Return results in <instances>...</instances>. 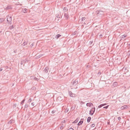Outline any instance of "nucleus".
<instances>
[{"label": "nucleus", "instance_id": "1", "mask_svg": "<svg viewBox=\"0 0 130 130\" xmlns=\"http://www.w3.org/2000/svg\"><path fill=\"white\" fill-rule=\"evenodd\" d=\"M7 21L8 24L11 25L12 24V17L9 16H7Z\"/></svg>", "mask_w": 130, "mask_h": 130}, {"label": "nucleus", "instance_id": "2", "mask_svg": "<svg viewBox=\"0 0 130 130\" xmlns=\"http://www.w3.org/2000/svg\"><path fill=\"white\" fill-rule=\"evenodd\" d=\"M96 14L98 16H101L104 14L103 11L101 10H97L96 12Z\"/></svg>", "mask_w": 130, "mask_h": 130}, {"label": "nucleus", "instance_id": "3", "mask_svg": "<svg viewBox=\"0 0 130 130\" xmlns=\"http://www.w3.org/2000/svg\"><path fill=\"white\" fill-rule=\"evenodd\" d=\"M95 110V108L94 107L92 108L90 110L89 114L91 115H92L94 112Z\"/></svg>", "mask_w": 130, "mask_h": 130}, {"label": "nucleus", "instance_id": "4", "mask_svg": "<svg viewBox=\"0 0 130 130\" xmlns=\"http://www.w3.org/2000/svg\"><path fill=\"white\" fill-rule=\"evenodd\" d=\"M78 83V80L77 79H76L75 80H74L73 82L72 85H73V86H75L76 84H77Z\"/></svg>", "mask_w": 130, "mask_h": 130}, {"label": "nucleus", "instance_id": "5", "mask_svg": "<svg viewBox=\"0 0 130 130\" xmlns=\"http://www.w3.org/2000/svg\"><path fill=\"white\" fill-rule=\"evenodd\" d=\"M69 93L70 96L73 97H75V94H73L71 91H69Z\"/></svg>", "mask_w": 130, "mask_h": 130}, {"label": "nucleus", "instance_id": "6", "mask_svg": "<svg viewBox=\"0 0 130 130\" xmlns=\"http://www.w3.org/2000/svg\"><path fill=\"white\" fill-rule=\"evenodd\" d=\"M84 119H81L80 121H79V123H78L77 125H81L83 123V121Z\"/></svg>", "mask_w": 130, "mask_h": 130}, {"label": "nucleus", "instance_id": "7", "mask_svg": "<svg viewBox=\"0 0 130 130\" xmlns=\"http://www.w3.org/2000/svg\"><path fill=\"white\" fill-rule=\"evenodd\" d=\"M31 79H34L38 81L39 79L35 77L34 76H32L31 77Z\"/></svg>", "mask_w": 130, "mask_h": 130}, {"label": "nucleus", "instance_id": "8", "mask_svg": "<svg viewBox=\"0 0 130 130\" xmlns=\"http://www.w3.org/2000/svg\"><path fill=\"white\" fill-rule=\"evenodd\" d=\"M64 17L66 18V20L68 19L69 16L67 13H64Z\"/></svg>", "mask_w": 130, "mask_h": 130}, {"label": "nucleus", "instance_id": "9", "mask_svg": "<svg viewBox=\"0 0 130 130\" xmlns=\"http://www.w3.org/2000/svg\"><path fill=\"white\" fill-rule=\"evenodd\" d=\"M48 68L47 67H46L44 70V72L47 73L48 72Z\"/></svg>", "mask_w": 130, "mask_h": 130}, {"label": "nucleus", "instance_id": "10", "mask_svg": "<svg viewBox=\"0 0 130 130\" xmlns=\"http://www.w3.org/2000/svg\"><path fill=\"white\" fill-rule=\"evenodd\" d=\"M127 106L126 105H124L123 106H122L121 107V109L122 110H123L127 108Z\"/></svg>", "mask_w": 130, "mask_h": 130}, {"label": "nucleus", "instance_id": "11", "mask_svg": "<svg viewBox=\"0 0 130 130\" xmlns=\"http://www.w3.org/2000/svg\"><path fill=\"white\" fill-rule=\"evenodd\" d=\"M79 119H80V118H77V119L75 121H73L72 122V123H77V122H78V121L79 120Z\"/></svg>", "mask_w": 130, "mask_h": 130}, {"label": "nucleus", "instance_id": "12", "mask_svg": "<svg viewBox=\"0 0 130 130\" xmlns=\"http://www.w3.org/2000/svg\"><path fill=\"white\" fill-rule=\"evenodd\" d=\"M118 85V83L116 82H115L113 83V86L114 87L117 86Z\"/></svg>", "mask_w": 130, "mask_h": 130}, {"label": "nucleus", "instance_id": "13", "mask_svg": "<svg viewBox=\"0 0 130 130\" xmlns=\"http://www.w3.org/2000/svg\"><path fill=\"white\" fill-rule=\"evenodd\" d=\"M91 119V118L90 117H88L87 119V122L88 123H89Z\"/></svg>", "mask_w": 130, "mask_h": 130}, {"label": "nucleus", "instance_id": "14", "mask_svg": "<svg viewBox=\"0 0 130 130\" xmlns=\"http://www.w3.org/2000/svg\"><path fill=\"white\" fill-rule=\"evenodd\" d=\"M28 42V41H26L24 42L23 44V46H25L27 44Z\"/></svg>", "mask_w": 130, "mask_h": 130}, {"label": "nucleus", "instance_id": "15", "mask_svg": "<svg viewBox=\"0 0 130 130\" xmlns=\"http://www.w3.org/2000/svg\"><path fill=\"white\" fill-rule=\"evenodd\" d=\"M61 36V35H60L58 34V35H56V36L55 37V38H56L57 39H58Z\"/></svg>", "mask_w": 130, "mask_h": 130}, {"label": "nucleus", "instance_id": "16", "mask_svg": "<svg viewBox=\"0 0 130 130\" xmlns=\"http://www.w3.org/2000/svg\"><path fill=\"white\" fill-rule=\"evenodd\" d=\"M63 10L64 11V13H65L66 11L67 12L68 10V9L67 7H64L63 8Z\"/></svg>", "mask_w": 130, "mask_h": 130}, {"label": "nucleus", "instance_id": "17", "mask_svg": "<svg viewBox=\"0 0 130 130\" xmlns=\"http://www.w3.org/2000/svg\"><path fill=\"white\" fill-rule=\"evenodd\" d=\"M27 9L26 8H24V9H23V12L24 13H26L27 12Z\"/></svg>", "mask_w": 130, "mask_h": 130}, {"label": "nucleus", "instance_id": "18", "mask_svg": "<svg viewBox=\"0 0 130 130\" xmlns=\"http://www.w3.org/2000/svg\"><path fill=\"white\" fill-rule=\"evenodd\" d=\"M5 21V19L4 18L0 19V23H2Z\"/></svg>", "mask_w": 130, "mask_h": 130}, {"label": "nucleus", "instance_id": "19", "mask_svg": "<svg viewBox=\"0 0 130 130\" xmlns=\"http://www.w3.org/2000/svg\"><path fill=\"white\" fill-rule=\"evenodd\" d=\"M6 9L7 10H8V9H12V8L11 7V6H8L6 8Z\"/></svg>", "mask_w": 130, "mask_h": 130}, {"label": "nucleus", "instance_id": "20", "mask_svg": "<svg viewBox=\"0 0 130 130\" xmlns=\"http://www.w3.org/2000/svg\"><path fill=\"white\" fill-rule=\"evenodd\" d=\"M15 26H14L13 25H12V26H11L9 27V28L11 29V30L13 29L14 27Z\"/></svg>", "mask_w": 130, "mask_h": 130}, {"label": "nucleus", "instance_id": "21", "mask_svg": "<svg viewBox=\"0 0 130 130\" xmlns=\"http://www.w3.org/2000/svg\"><path fill=\"white\" fill-rule=\"evenodd\" d=\"M25 101V99H24L21 102V104H23L24 103Z\"/></svg>", "mask_w": 130, "mask_h": 130}, {"label": "nucleus", "instance_id": "22", "mask_svg": "<svg viewBox=\"0 0 130 130\" xmlns=\"http://www.w3.org/2000/svg\"><path fill=\"white\" fill-rule=\"evenodd\" d=\"M86 105L87 106H89V107L91 106V105L90 104V103H87L86 104Z\"/></svg>", "mask_w": 130, "mask_h": 130}, {"label": "nucleus", "instance_id": "23", "mask_svg": "<svg viewBox=\"0 0 130 130\" xmlns=\"http://www.w3.org/2000/svg\"><path fill=\"white\" fill-rule=\"evenodd\" d=\"M127 36L126 35H122V37L121 38H125Z\"/></svg>", "mask_w": 130, "mask_h": 130}, {"label": "nucleus", "instance_id": "24", "mask_svg": "<svg viewBox=\"0 0 130 130\" xmlns=\"http://www.w3.org/2000/svg\"><path fill=\"white\" fill-rule=\"evenodd\" d=\"M85 17H83L82 18H81L82 21H84L85 20Z\"/></svg>", "mask_w": 130, "mask_h": 130}, {"label": "nucleus", "instance_id": "25", "mask_svg": "<svg viewBox=\"0 0 130 130\" xmlns=\"http://www.w3.org/2000/svg\"><path fill=\"white\" fill-rule=\"evenodd\" d=\"M12 121L11 120H10L8 122V123L9 124H11V123H12Z\"/></svg>", "mask_w": 130, "mask_h": 130}, {"label": "nucleus", "instance_id": "26", "mask_svg": "<svg viewBox=\"0 0 130 130\" xmlns=\"http://www.w3.org/2000/svg\"><path fill=\"white\" fill-rule=\"evenodd\" d=\"M109 106V105H107L106 106L104 107H103V108H104L107 109L108 108Z\"/></svg>", "mask_w": 130, "mask_h": 130}, {"label": "nucleus", "instance_id": "27", "mask_svg": "<svg viewBox=\"0 0 130 130\" xmlns=\"http://www.w3.org/2000/svg\"><path fill=\"white\" fill-rule=\"evenodd\" d=\"M103 106L102 104L100 105L99 106H98V107L99 108H100L102 107Z\"/></svg>", "mask_w": 130, "mask_h": 130}, {"label": "nucleus", "instance_id": "28", "mask_svg": "<svg viewBox=\"0 0 130 130\" xmlns=\"http://www.w3.org/2000/svg\"><path fill=\"white\" fill-rule=\"evenodd\" d=\"M95 126V124H92L91 126V127H93Z\"/></svg>", "mask_w": 130, "mask_h": 130}, {"label": "nucleus", "instance_id": "29", "mask_svg": "<svg viewBox=\"0 0 130 130\" xmlns=\"http://www.w3.org/2000/svg\"><path fill=\"white\" fill-rule=\"evenodd\" d=\"M60 15H59V14H57L56 15V17L57 18H60Z\"/></svg>", "mask_w": 130, "mask_h": 130}, {"label": "nucleus", "instance_id": "30", "mask_svg": "<svg viewBox=\"0 0 130 130\" xmlns=\"http://www.w3.org/2000/svg\"><path fill=\"white\" fill-rule=\"evenodd\" d=\"M75 107L73 106H72L71 108V110H73L74 109Z\"/></svg>", "mask_w": 130, "mask_h": 130}, {"label": "nucleus", "instance_id": "31", "mask_svg": "<svg viewBox=\"0 0 130 130\" xmlns=\"http://www.w3.org/2000/svg\"><path fill=\"white\" fill-rule=\"evenodd\" d=\"M28 107V105L27 104H25V108H27Z\"/></svg>", "mask_w": 130, "mask_h": 130}, {"label": "nucleus", "instance_id": "32", "mask_svg": "<svg viewBox=\"0 0 130 130\" xmlns=\"http://www.w3.org/2000/svg\"><path fill=\"white\" fill-rule=\"evenodd\" d=\"M127 55H128V56L130 55V51L129 50L128 52L127 53Z\"/></svg>", "mask_w": 130, "mask_h": 130}, {"label": "nucleus", "instance_id": "33", "mask_svg": "<svg viewBox=\"0 0 130 130\" xmlns=\"http://www.w3.org/2000/svg\"><path fill=\"white\" fill-rule=\"evenodd\" d=\"M56 111L54 110H53L52 111V113L53 114H54Z\"/></svg>", "mask_w": 130, "mask_h": 130}, {"label": "nucleus", "instance_id": "34", "mask_svg": "<svg viewBox=\"0 0 130 130\" xmlns=\"http://www.w3.org/2000/svg\"><path fill=\"white\" fill-rule=\"evenodd\" d=\"M68 130H74V129L72 128H70L69 129H68Z\"/></svg>", "mask_w": 130, "mask_h": 130}, {"label": "nucleus", "instance_id": "35", "mask_svg": "<svg viewBox=\"0 0 130 130\" xmlns=\"http://www.w3.org/2000/svg\"><path fill=\"white\" fill-rule=\"evenodd\" d=\"M85 103V102L81 101L80 102V104H84Z\"/></svg>", "mask_w": 130, "mask_h": 130}, {"label": "nucleus", "instance_id": "36", "mask_svg": "<svg viewBox=\"0 0 130 130\" xmlns=\"http://www.w3.org/2000/svg\"><path fill=\"white\" fill-rule=\"evenodd\" d=\"M31 99L30 98L28 100V102H30L31 101Z\"/></svg>", "mask_w": 130, "mask_h": 130}, {"label": "nucleus", "instance_id": "37", "mask_svg": "<svg viewBox=\"0 0 130 130\" xmlns=\"http://www.w3.org/2000/svg\"><path fill=\"white\" fill-rule=\"evenodd\" d=\"M23 62H24V63H26V61H27V60H23Z\"/></svg>", "mask_w": 130, "mask_h": 130}, {"label": "nucleus", "instance_id": "38", "mask_svg": "<svg viewBox=\"0 0 130 130\" xmlns=\"http://www.w3.org/2000/svg\"><path fill=\"white\" fill-rule=\"evenodd\" d=\"M24 63V62H23V61H22L21 63V64L22 65Z\"/></svg>", "mask_w": 130, "mask_h": 130}, {"label": "nucleus", "instance_id": "39", "mask_svg": "<svg viewBox=\"0 0 130 130\" xmlns=\"http://www.w3.org/2000/svg\"><path fill=\"white\" fill-rule=\"evenodd\" d=\"M93 41H90L89 42V43L90 44H92V43H93Z\"/></svg>", "mask_w": 130, "mask_h": 130}, {"label": "nucleus", "instance_id": "40", "mask_svg": "<svg viewBox=\"0 0 130 130\" xmlns=\"http://www.w3.org/2000/svg\"><path fill=\"white\" fill-rule=\"evenodd\" d=\"M99 37H100V38H102L103 36L102 34H101L99 35Z\"/></svg>", "mask_w": 130, "mask_h": 130}, {"label": "nucleus", "instance_id": "41", "mask_svg": "<svg viewBox=\"0 0 130 130\" xmlns=\"http://www.w3.org/2000/svg\"><path fill=\"white\" fill-rule=\"evenodd\" d=\"M76 34V32H74L73 34H72V35H75Z\"/></svg>", "mask_w": 130, "mask_h": 130}, {"label": "nucleus", "instance_id": "42", "mask_svg": "<svg viewBox=\"0 0 130 130\" xmlns=\"http://www.w3.org/2000/svg\"><path fill=\"white\" fill-rule=\"evenodd\" d=\"M16 104H14L13 105V107H16Z\"/></svg>", "mask_w": 130, "mask_h": 130}, {"label": "nucleus", "instance_id": "43", "mask_svg": "<svg viewBox=\"0 0 130 130\" xmlns=\"http://www.w3.org/2000/svg\"><path fill=\"white\" fill-rule=\"evenodd\" d=\"M106 104H106V103H105V104H102V105L103 106H105V105H106Z\"/></svg>", "mask_w": 130, "mask_h": 130}, {"label": "nucleus", "instance_id": "44", "mask_svg": "<svg viewBox=\"0 0 130 130\" xmlns=\"http://www.w3.org/2000/svg\"><path fill=\"white\" fill-rule=\"evenodd\" d=\"M121 119V118L120 117H118V120H120V119Z\"/></svg>", "mask_w": 130, "mask_h": 130}, {"label": "nucleus", "instance_id": "45", "mask_svg": "<svg viewBox=\"0 0 130 130\" xmlns=\"http://www.w3.org/2000/svg\"><path fill=\"white\" fill-rule=\"evenodd\" d=\"M101 74V72L99 71V72L97 74H98V75H99V74Z\"/></svg>", "mask_w": 130, "mask_h": 130}, {"label": "nucleus", "instance_id": "46", "mask_svg": "<svg viewBox=\"0 0 130 130\" xmlns=\"http://www.w3.org/2000/svg\"><path fill=\"white\" fill-rule=\"evenodd\" d=\"M34 45L33 43H32L30 45V46L32 47V46Z\"/></svg>", "mask_w": 130, "mask_h": 130}, {"label": "nucleus", "instance_id": "47", "mask_svg": "<svg viewBox=\"0 0 130 130\" xmlns=\"http://www.w3.org/2000/svg\"><path fill=\"white\" fill-rule=\"evenodd\" d=\"M66 112H68V109H66Z\"/></svg>", "mask_w": 130, "mask_h": 130}, {"label": "nucleus", "instance_id": "48", "mask_svg": "<svg viewBox=\"0 0 130 130\" xmlns=\"http://www.w3.org/2000/svg\"><path fill=\"white\" fill-rule=\"evenodd\" d=\"M107 123L109 125L110 124V122L109 121L107 122Z\"/></svg>", "mask_w": 130, "mask_h": 130}, {"label": "nucleus", "instance_id": "49", "mask_svg": "<svg viewBox=\"0 0 130 130\" xmlns=\"http://www.w3.org/2000/svg\"><path fill=\"white\" fill-rule=\"evenodd\" d=\"M63 126H61V127H60V129H63Z\"/></svg>", "mask_w": 130, "mask_h": 130}, {"label": "nucleus", "instance_id": "50", "mask_svg": "<svg viewBox=\"0 0 130 130\" xmlns=\"http://www.w3.org/2000/svg\"><path fill=\"white\" fill-rule=\"evenodd\" d=\"M3 70V69L2 68H0V71H1Z\"/></svg>", "mask_w": 130, "mask_h": 130}, {"label": "nucleus", "instance_id": "51", "mask_svg": "<svg viewBox=\"0 0 130 130\" xmlns=\"http://www.w3.org/2000/svg\"><path fill=\"white\" fill-rule=\"evenodd\" d=\"M90 103V104L91 105H91H93V104L92 103Z\"/></svg>", "mask_w": 130, "mask_h": 130}, {"label": "nucleus", "instance_id": "52", "mask_svg": "<svg viewBox=\"0 0 130 130\" xmlns=\"http://www.w3.org/2000/svg\"><path fill=\"white\" fill-rule=\"evenodd\" d=\"M31 104V105L33 106H34V104H33V103H32Z\"/></svg>", "mask_w": 130, "mask_h": 130}, {"label": "nucleus", "instance_id": "53", "mask_svg": "<svg viewBox=\"0 0 130 130\" xmlns=\"http://www.w3.org/2000/svg\"><path fill=\"white\" fill-rule=\"evenodd\" d=\"M59 98H61V97H59L58 98V99H59Z\"/></svg>", "mask_w": 130, "mask_h": 130}, {"label": "nucleus", "instance_id": "54", "mask_svg": "<svg viewBox=\"0 0 130 130\" xmlns=\"http://www.w3.org/2000/svg\"><path fill=\"white\" fill-rule=\"evenodd\" d=\"M14 53H15V52H16V51H15L14 50Z\"/></svg>", "mask_w": 130, "mask_h": 130}, {"label": "nucleus", "instance_id": "55", "mask_svg": "<svg viewBox=\"0 0 130 130\" xmlns=\"http://www.w3.org/2000/svg\"><path fill=\"white\" fill-rule=\"evenodd\" d=\"M40 57H41V55H40Z\"/></svg>", "mask_w": 130, "mask_h": 130}, {"label": "nucleus", "instance_id": "56", "mask_svg": "<svg viewBox=\"0 0 130 130\" xmlns=\"http://www.w3.org/2000/svg\"><path fill=\"white\" fill-rule=\"evenodd\" d=\"M35 88V87H33V88Z\"/></svg>", "mask_w": 130, "mask_h": 130}, {"label": "nucleus", "instance_id": "57", "mask_svg": "<svg viewBox=\"0 0 130 130\" xmlns=\"http://www.w3.org/2000/svg\"><path fill=\"white\" fill-rule=\"evenodd\" d=\"M129 45H130V44H129Z\"/></svg>", "mask_w": 130, "mask_h": 130}, {"label": "nucleus", "instance_id": "58", "mask_svg": "<svg viewBox=\"0 0 130 130\" xmlns=\"http://www.w3.org/2000/svg\"><path fill=\"white\" fill-rule=\"evenodd\" d=\"M62 18V16H61V18Z\"/></svg>", "mask_w": 130, "mask_h": 130}]
</instances>
